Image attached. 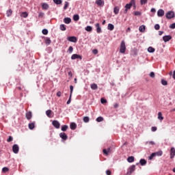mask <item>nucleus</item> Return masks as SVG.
Listing matches in <instances>:
<instances>
[{"label": "nucleus", "instance_id": "obj_1", "mask_svg": "<svg viewBox=\"0 0 175 175\" xmlns=\"http://www.w3.org/2000/svg\"><path fill=\"white\" fill-rule=\"evenodd\" d=\"M126 50V46L125 45V41H122L120 44V53L121 54H124Z\"/></svg>", "mask_w": 175, "mask_h": 175}, {"label": "nucleus", "instance_id": "obj_2", "mask_svg": "<svg viewBox=\"0 0 175 175\" xmlns=\"http://www.w3.org/2000/svg\"><path fill=\"white\" fill-rule=\"evenodd\" d=\"M175 14H174V12L173 11H169L168 12L166 13V18H167L168 20H170L172 18H174Z\"/></svg>", "mask_w": 175, "mask_h": 175}, {"label": "nucleus", "instance_id": "obj_3", "mask_svg": "<svg viewBox=\"0 0 175 175\" xmlns=\"http://www.w3.org/2000/svg\"><path fill=\"white\" fill-rule=\"evenodd\" d=\"M136 169V166L135 165H132L131 166L128 172L126 173V175H131L132 174L133 172H135V170Z\"/></svg>", "mask_w": 175, "mask_h": 175}, {"label": "nucleus", "instance_id": "obj_4", "mask_svg": "<svg viewBox=\"0 0 175 175\" xmlns=\"http://www.w3.org/2000/svg\"><path fill=\"white\" fill-rule=\"evenodd\" d=\"M20 150V148H18V145L14 144L12 146V151L14 154H18V151Z\"/></svg>", "mask_w": 175, "mask_h": 175}, {"label": "nucleus", "instance_id": "obj_5", "mask_svg": "<svg viewBox=\"0 0 175 175\" xmlns=\"http://www.w3.org/2000/svg\"><path fill=\"white\" fill-rule=\"evenodd\" d=\"M170 157L171 159H173L175 157V148L173 147L170 150Z\"/></svg>", "mask_w": 175, "mask_h": 175}, {"label": "nucleus", "instance_id": "obj_6", "mask_svg": "<svg viewBox=\"0 0 175 175\" xmlns=\"http://www.w3.org/2000/svg\"><path fill=\"white\" fill-rule=\"evenodd\" d=\"M68 42H72V43H76L77 42V38L75 36H69L67 38Z\"/></svg>", "mask_w": 175, "mask_h": 175}, {"label": "nucleus", "instance_id": "obj_7", "mask_svg": "<svg viewBox=\"0 0 175 175\" xmlns=\"http://www.w3.org/2000/svg\"><path fill=\"white\" fill-rule=\"evenodd\" d=\"M52 125H53L56 129H59V126H61V124L57 120H53L52 122Z\"/></svg>", "mask_w": 175, "mask_h": 175}, {"label": "nucleus", "instance_id": "obj_8", "mask_svg": "<svg viewBox=\"0 0 175 175\" xmlns=\"http://www.w3.org/2000/svg\"><path fill=\"white\" fill-rule=\"evenodd\" d=\"M158 17H163L165 16V11L162 9H160L157 11Z\"/></svg>", "mask_w": 175, "mask_h": 175}, {"label": "nucleus", "instance_id": "obj_9", "mask_svg": "<svg viewBox=\"0 0 175 175\" xmlns=\"http://www.w3.org/2000/svg\"><path fill=\"white\" fill-rule=\"evenodd\" d=\"M71 59H82L81 55L78 54H73L71 56Z\"/></svg>", "mask_w": 175, "mask_h": 175}, {"label": "nucleus", "instance_id": "obj_10", "mask_svg": "<svg viewBox=\"0 0 175 175\" xmlns=\"http://www.w3.org/2000/svg\"><path fill=\"white\" fill-rule=\"evenodd\" d=\"M41 6L43 10H48L49 8H50L49 4H47L46 3H41Z\"/></svg>", "mask_w": 175, "mask_h": 175}, {"label": "nucleus", "instance_id": "obj_11", "mask_svg": "<svg viewBox=\"0 0 175 175\" xmlns=\"http://www.w3.org/2000/svg\"><path fill=\"white\" fill-rule=\"evenodd\" d=\"M59 137H60L63 140H67V139H68V135H66V133H59Z\"/></svg>", "mask_w": 175, "mask_h": 175}, {"label": "nucleus", "instance_id": "obj_12", "mask_svg": "<svg viewBox=\"0 0 175 175\" xmlns=\"http://www.w3.org/2000/svg\"><path fill=\"white\" fill-rule=\"evenodd\" d=\"M95 27L96 28L97 33H100L102 32V28H100V25H99V23H96L95 25Z\"/></svg>", "mask_w": 175, "mask_h": 175}, {"label": "nucleus", "instance_id": "obj_13", "mask_svg": "<svg viewBox=\"0 0 175 175\" xmlns=\"http://www.w3.org/2000/svg\"><path fill=\"white\" fill-rule=\"evenodd\" d=\"M163 40L164 42H169V40H172V36H165L163 37Z\"/></svg>", "mask_w": 175, "mask_h": 175}, {"label": "nucleus", "instance_id": "obj_14", "mask_svg": "<svg viewBox=\"0 0 175 175\" xmlns=\"http://www.w3.org/2000/svg\"><path fill=\"white\" fill-rule=\"evenodd\" d=\"M64 23L65 24H70V23H72V19L69 17L64 18Z\"/></svg>", "mask_w": 175, "mask_h": 175}, {"label": "nucleus", "instance_id": "obj_15", "mask_svg": "<svg viewBox=\"0 0 175 175\" xmlns=\"http://www.w3.org/2000/svg\"><path fill=\"white\" fill-rule=\"evenodd\" d=\"M96 3L98 6H103V5H105V1L103 0H96Z\"/></svg>", "mask_w": 175, "mask_h": 175}, {"label": "nucleus", "instance_id": "obj_16", "mask_svg": "<svg viewBox=\"0 0 175 175\" xmlns=\"http://www.w3.org/2000/svg\"><path fill=\"white\" fill-rule=\"evenodd\" d=\"M70 128L72 129V131H75V129L77 128V124H76L75 122H72L70 124Z\"/></svg>", "mask_w": 175, "mask_h": 175}, {"label": "nucleus", "instance_id": "obj_17", "mask_svg": "<svg viewBox=\"0 0 175 175\" xmlns=\"http://www.w3.org/2000/svg\"><path fill=\"white\" fill-rule=\"evenodd\" d=\"M131 8H132V5H131V4H129V3L126 4L125 10H124V13H125V14L128 13V10L129 9H131Z\"/></svg>", "mask_w": 175, "mask_h": 175}, {"label": "nucleus", "instance_id": "obj_18", "mask_svg": "<svg viewBox=\"0 0 175 175\" xmlns=\"http://www.w3.org/2000/svg\"><path fill=\"white\" fill-rule=\"evenodd\" d=\"M139 163L141 166H146V165H147V161H146V159H141L139 161Z\"/></svg>", "mask_w": 175, "mask_h": 175}, {"label": "nucleus", "instance_id": "obj_19", "mask_svg": "<svg viewBox=\"0 0 175 175\" xmlns=\"http://www.w3.org/2000/svg\"><path fill=\"white\" fill-rule=\"evenodd\" d=\"M113 13H115V14H118V13H120V7L118 6L114 7Z\"/></svg>", "mask_w": 175, "mask_h": 175}, {"label": "nucleus", "instance_id": "obj_20", "mask_svg": "<svg viewBox=\"0 0 175 175\" xmlns=\"http://www.w3.org/2000/svg\"><path fill=\"white\" fill-rule=\"evenodd\" d=\"M46 114L47 117H49V118H51V115L53 114V111L51 109H48L46 111Z\"/></svg>", "mask_w": 175, "mask_h": 175}, {"label": "nucleus", "instance_id": "obj_21", "mask_svg": "<svg viewBox=\"0 0 175 175\" xmlns=\"http://www.w3.org/2000/svg\"><path fill=\"white\" fill-rule=\"evenodd\" d=\"M127 161L129 162V163H132V162L135 161V157L133 156L129 157L127 159Z\"/></svg>", "mask_w": 175, "mask_h": 175}, {"label": "nucleus", "instance_id": "obj_22", "mask_svg": "<svg viewBox=\"0 0 175 175\" xmlns=\"http://www.w3.org/2000/svg\"><path fill=\"white\" fill-rule=\"evenodd\" d=\"M107 29H109V31H113V29H114V25L109 23L107 26Z\"/></svg>", "mask_w": 175, "mask_h": 175}, {"label": "nucleus", "instance_id": "obj_23", "mask_svg": "<svg viewBox=\"0 0 175 175\" xmlns=\"http://www.w3.org/2000/svg\"><path fill=\"white\" fill-rule=\"evenodd\" d=\"M139 32H144V31H146V26L144 25H141L139 27Z\"/></svg>", "mask_w": 175, "mask_h": 175}, {"label": "nucleus", "instance_id": "obj_24", "mask_svg": "<svg viewBox=\"0 0 175 175\" xmlns=\"http://www.w3.org/2000/svg\"><path fill=\"white\" fill-rule=\"evenodd\" d=\"M21 17H23L24 18H27L28 17V12H24L21 13Z\"/></svg>", "mask_w": 175, "mask_h": 175}, {"label": "nucleus", "instance_id": "obj_25", "mask_svg": "<svg viewBox=\"0 0 175 175\" xmlns=\"http://www.w3.org/2000/svg\"><path fill=\"white\" fill-rule=\"evenodd\" d=\"M26 118H27V120H31V118H32V113H31V112H27V113H26Z\"/></svg>", "mask_w": 175, "mask_h": 175}, {"label": "nucleus", "instance_id": "obj_26", "mask_svg": "<svg viewBox=\"0 0 175 175\" xmlns=\"http://www.w3.org/2000/svg\"><path fill=\"white\" fill-rule=\"evenodd\" d=\"M73 20L74 21H79V20H80V16H79V14H75L73 16Z\"/></svg>", "mask_w": 175, "mask_h": 175}, {"label": "nucleus", "instance_id": "obj_27", "mask_svg": "<svg viewBox=\"0 0 175 175\" xmlns=\"http://www.w3.org/2000/svg\"><path fill=\"white\" fill-rule=\"evenodd\" d=\"M110 151H111V148H107V150L103 149V154H105V155H108V154H109V152H110Z\"/></svg>", "mask_w": 175, "mask_h": 175}, {"label": "nucleus", "instance_id": "obj_28", "mask_svg": "<svg viewBox=\"0 0 175 175\" xmlns=\"http://www.w3.org/2000/svg\"><path fill=\"white\" fill-rule=\"evenodd\" d=\"M68 128H69V126H68V125H63L62 126V132H66V131H68Z\"/></svg>", "mask_w": 175, "mask_h": 175}, {"label": "nucleus", "instance_id": "obj_29", "mask_svg": "<svg viewBox=\"0 0 175 175\" xmlns=\"http://www.w3.org/2000/svg\"><path fill=\"white\" fill-rule=\"evenodd\" d=\"M148 53H154L155 49H154L152 46H149L148 48Z\"/></svg>", "mask_w": 175, "mask_h": 175}, {"label": "nucleus", "instance_id": "obj_30", "mask_svg": "<svg viewBox=\"0 0 175 175\" xmlns=\"http://www.w3.org/2000/svg\"><path fill=\"white\" fill-rule=\"evenodd\" d=\"M158 119L160 121H163V117L162 116V113L161 112H159L158 113Z\"/></svg>", "mask_w": 175, "mask_h": 175}, {"label": "nucleus", "instance_id": "obj_31", "mask_svg": "<svg viewBox=\"0 0 175 175\" xmlns=\"http://www.w3.org/2000/svg\"><path fill=\"white\" fill-rule=\"evenodd\" d=\"M59 29L61 31H66V26L64 24L60 25Z\"/></svg>", "mask_w": 175, "mask_h": 175}, {"label": "nucleus", "instance_id": "obj_32", "mask_svg": "<svg viewBox=\"0 0 175 175\" xmlns=\"http://www.w3.org/2000/svg\"><path fill=\"white\" fill-rule=\"evenodd\" d=\"M85 31H87L88 32H92V27L91 26H87L85 28Z\"/></svg>", "mask_w": 175, "mask_h": 175}, {"label": "nucleus", "instance_id": "obj_33", "mask_svg": "<svg viewBox=\"0 0 175 175\" xmlns=\"http://www.w3.org/2000/svg\"><path fill=\"white\" fill-rule=\"evenodd\" d=\"M157 157H162L163 152L162 150H159L158 152H154Z\"/></svg>", "mask_w": 175, "mask_h": 175}, {"label": "nucleus", "instance_id": "obj_34", "mask_svg": "<svg viewBox=\"0 0 175 175\" xmlns=\"http://www.w3.org/2000/svg\"><path fill=\"white\" fill-rule=\"evenodd\" d=\"M92 90H98V85L96 83H93L91 85Z\"/></svg>", "mask_w": 175, "mask_h": 175}, {"label": "nucleus", "instance_id": "obj_35", "mask_svg": "<svg viewBox=\"0 0 175 175\" xmlns=\"http://www.w3.org/2000/svg\"><path fill=\"white\" fill-rule=\"evenodd\" d=\"M12 13H13V11L12 10H8L6 12L7 16L10 17Z\"/></svg>", "mask_w": 175, "mask_h": 175}, {"label": "nucleus", "instance_id": "obj_36", "mask_svg": "<svg viewBox=\"0 0 175 175\" xmlns=\"http://www.w3.org/2000/svg\"><path fill=\"white\" fill-rule=\"evenodd\" d=\"M35 128V123H29V129H33Z\"/></svg>", "mask_w": 175, "mask_h": 175}, {"label": "nucleus", "instance_id": "obj_37", "mask_svg": "<svg viewBox=\"0 0 175 175\" xmlns=\"http://www.w3.org/2000/svg\"><path fill=\"white\" fill-rule=\"evenodd\" d=\"M96 121H97V122H102V121H103V117L102 116H99L96 119Z\"/></svg>", "mask_w": 175, "mask_h": 175}, {"label": "nucleus", "instance_id": "obj_38", "mask_svg": "<svg viewBox=\"0 0 175 175\" xmlns=\"http://www.w3.org/2000/svg\"><path fill=\"white\" fill-rule=\"evenodd\" d=\"M53 2L56 5H61V3H62V0H53Z\"/></svg>", "mask_w": 175, "mask_h": 175}, {"label": "nucleus", "instance_id": "obj_39", "mask_svg": "<svg viewBox=\"0 0 175 175\" xmlns=\"http://www.w3.org/2000/svg\"><path fill=\"white\" fill-rule=\"evenodd\" d=\"M83 122H90V118L88 116L83 117Z\"/></svg>", "mask_w": 175, "mask_h": 175}, {"label": "nucleus", "instance_id": "obj_40", "mask_svg": "<svg viewBox=\"0 0 175 175\" xmlns=\"http://www.w3.org/2000/svg\"><path fill=\"white\" fill-rule=\"evenodd\" d=\"M68 6H69V2L66 1V2H65V5H64V10H66L68 9Z\"/></svg>", "mask_w": 175, "mask_h": 175}, {"label": "nucleus", "instance_id": "obj_41", "mask_svg": "<svg viewBox=\"0 0 175 175\" xmlns=\"http://www.w3.org/2000/svg\"><path fill=\"white\" fill-rule=\"evenodd\" d=\"M161 84L163 85H167V81H166L165 79H161Z\"/></svg>", "mask_w": 175, "mask_h": 175}, {"label": "nucleus", "instance_id": "obj_42", "mask_svg": "<svg viewBox=\"0 0 175 175\" xmlns=\"http://www.w3.org/2000/svg\"><path fill=\"white\" fill-rule=\"evenodd\" d=\"M154 157H157V154H155V152L152 153L149 157V159L151 161V159H152Z\"/></svg>", "mask_w": 175, "mask_h": 175}, {"label": "nucleus", "instance_id": "obj_43", "mask_svg": "<svg viewBox=\"0 0 175 175\" xmlns=\"http://www.w3.org/2000/svg\"><path fill=\"white\" fill-rule=\"evenodd\" d=\"M42 33L43 35H47V33H49V30H47L46 29H42Z\"/></svg>", "mask_w": 175, "mask_h": 175}, {"label": "nucleus", "instance_id": "obj_44", "mask_svg": "<svg viewBox=\"0 0 175 175\" xmlns=\"http://www.w3.org/2000/svg\"><path fill=\"white\" fill-rule=\"evenodd\" d=\"M46 44H50L51 43V40L50 38H46L45 40Z\"/></svg>", "mask_w": 175, "mask_h": 175}, {"label": "nucleus", "instance_id": "obj_45", "mask_svg": "<svg viewBox=\"0 0 175 175\" xmlns=\"http://www.w3.org/2000/svg\"><path fill=\"white\" fill-rule=\"evenodd\" d=\"M147 2H148V0H140L141 5H146Z\"/></svg>", "mask_w": 175, "mask_h": 175}, {"label": "nucleus", "instance_id": "obj_46", "mask_svg": "<svg viewBox=\"0 0 175 175\" xmlns=\"http://www.w3.org/2000/svg\"><path fill=\"white\" fill-rule=\"evenodd\" d=\"M7 142L8 143H10V142H13V137L9 136L8 139H7Z\"/></svg>", "mask_w": 175, "mask_h": 175}, {"label": "nucleus", "instance_id": "obj_47", "mask_svg": "<svg viewBox=\"0 0 175 175\" xmlns=\"http://www.w3.org/2000/svg\"><path fill=\"white\" fill-rule=\"evenodd\" d=\"M150 77H152V79H154V77H155V73L154 72H151L149 74Z\"/></svg>", "mask_w": 175, "mask_h": 175}, {"label": "nucleus", "instance_id": "obj_48", "mask_svg": "<svg viewBox=\"0 0 175 175\" xmlns=\"http://www.w3.org/2000/svg\"><path fill=\"white\" fill-rule=\"evenodd\" d=\"M2 172H3V173H6V172H9V168L6 167H4L3 169H2Z\"/></svg>", "mask_w": 175, "mask_h": 175}, {"label": "nucleus", "instance_id": "obj_49", "mask_svg": "<svg viewBox=\"0 0 175 175\" xmlns=\"http://www.w3.org/2000/svg\"><path fill=\"white\" fill-rule=\"evenodd\" d=\"M159 28H161V26H159V24H156L154 25V29H156L157 31L159 30Z\"/></svg>", "mask_w": 175, "mask_h": 175}, {"label": "nucleus", "instance_id": "obj_50", "mask_svg": "<svg viewBox=\"0 0 175 175\" xmlns=\"http://www.w3.org/2000/svg\"><path fill=\"white\" fill-rule=\"evenodd\" d=\"M135 3H136V1L135 0H131L130 1V3H129V5L132 6L133 5H135Z\"/></svg>", "mask_w": 175, "mask_h": 175}, {"label": "nucleus", "instance_id": "obj_51", "mask_svg": "<svg viewBox=\"0 0 175 175\" xmlns=\"http://www.w3.org/2000/svg\"><path fill=\"white\" fill-rule=\"evenodd\" d=\"M146 144H150L151 146H154L155 144V142L150 141V142H146Z\"/></svg>", "mask_w": 175, "mask_h": 175}, {"label": "nucleus", "instance_id": "obj_52", "mask_svg": "<svg viewBox=\"0 0 175 175\" xmlns=\"http://www.w3.org/2000/svg\"><path fill=\"white\" fill-rule=\"evenodd\" d=\"M135 16H141L142 15V12L137 11L134 12Z\"/></svg>", "mask_w": 175, "mask_h": 175}, {"label": "nucleus", "instance_id": "obj_53", "mask_svg": "<svg viewBox=\"0 0 175 175\" xmlns=\"http://www.w3.org/2000/svg\"><path fill=\"white\" fill-rule=\"evenodd\" d=\"M70 96H72V94H73V85L70 86Z\"/></svg>", "mask_w": 175, "mask_h": 175}, {"label": "nucleus", "instance_id": "obj_54", "mask_svg": "<svg viewBox=\"0 0 175 175\" xmlns=\"http://www.w3.org/2000/svg\"><path fill=\"white\" fill-rule=\"evenodd\" d=\"M68 51H69L70 53H73V46H70L68 48Z\"/></svg>", "mask_w": 175, "mask_h": 175}, {"label": "nucleus", "instance_id": "obj_55", "mask_svg": "<svg viewBox=\"0 0 175 175\" xmlns=\"http://www.w3.org/2000/svg\"><path fill=\"white\" fill-rule=\"evenodd\" d=\"M71 100H72V96H70V97L67 101V105H70Z\"/></svg>", "mask_w": 175, "mask_h": 175}, {"label": "nucleus", "instance_id": "obj_56", "mask_svg": "<svg viewBox=\"0 0 175 175\" xmlns=\"http://www.w3.org/2000/svg\"><path fill=\"white\" fill-rule=\"evenodd\" d=\"M170 28H171V29H174L175 28V23H172L170 25Z\"/></svg>", "mask_w": 175, "mask_h": 175}, {"label": "nucleus", "instance_id": "obj_57", "mask_svg": "<svg viewBox=\"0 0 175 175\" xmlns=\"http://www.w3.org/2000/svg\"><path fill=\"white\" fill-rule=\"evenodd\" d=\"M157 129V126H152L151 128L152 132H156Z\"/></svg>", "mask_w": 175, "mask_h": 175}, {"label": "nucleus", "instance_id": "obj_58", "mask_svg": "<svg viewBox=\"0 0 175 175\" xmlns=\"http://www.w3.org/2000/svg\"><path fill=\"white\" fill-rule=\"evenodd\" d=\"M106 102H107L106 99H105V98H102L100 99V103H106Z\"/></svg>", "mask_w": 175, "mask_h": 175}, {"label": "nucleus", "instance_id": "obj_59", "mask_svg": "<svg viewBox=\"0 0 175 175\" xmlns=\"http://www.w3.org/2000/svg\"><path fill=\"white\" fill-rule=\"evenodd\" d=\"M106 174H107V175H111V171H110L109 170H107L106 171Z\"/></svg>", "mask_w": 175, "mask_h": 175}, {"label": "nucleus", "instance_id": "obj_60", "mask_svg": "<svg viewBox=\"0 0 175 175\" xmlns=\"http://www.w3.org/2000/svg\"><path fill=\"white\" fill-rule=\"evenodd\" d=\"M43 16H44V13L43 12H39V14H38V17H43Z\"/></svg>", "mask_w": 175, "mask_h": 175}, {"label": "nucleus", "instance_id": "obj_61", "mask_svg": "<svg viewBox=\"0 0 175 175\" xmlns=\"http://www.w3.org/2000/svg\"><path fill=\"white\" fill-rule=\"evenodd\" d=\"M92 53H93V54H95V55L98 54V49H94L92 51Z\"/></svg>", "mask_w": 175, "mask_h": 175}, {"label": "nucleus", "instance_id": "obj_62", "mask_svg": "<svg viewBox=\"0 0 175 175\" xmlns=\"http://www.w3.org/2000/svg\"><path fill=\"white\" fill-rule=\"evenodd\" d=\"M150 12H151L152 13H155V12H157V10H155V8H152V9L150 10Z\"/></svg>", "mask_w": 175, "mask_h": 175}, {"label": "nucleus", "instance_id": "obj_63", "mask_svg": "<svg viewBox=\"0 0 175 175\" xmlns=\"http://www.w3.org/2000/svg\"><path fill=\"white\" fill-rule=\"evenodd\" d=\"M113 107H114V109H117V107H118V103H115L113 105Z\"/></svg>", "mask_w": 175, "mask_h": 175}, {"label": "nucleus", "instance_id": "obj_64", "mask_svg": "<svg viewBox=\"0 0 175 175\" xmlns=\"http://www.w3.org/2000/svg\"><path fill=\"white\" fill-rule=\"evenodd\" d=\"M61 94H62L61 92H57V96L59 97V96H61Z\"/></svg>", "mask_w": 175, "mask_h": 175}]
</instances>
